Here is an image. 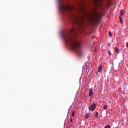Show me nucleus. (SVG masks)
<instances>
[{"label":"nucleus","mask_w":128,"mask_h":128,"mask_svg":"<svg viewBox=\"0 0 128 128\" xmlns=\"http://www.w3.org/2000/svg\"><path fill=\"white\" fill-rule=\"evenodd\" d=\"M78 6H80L79 14H72L70 13V16L74 24H78V26H82L86 20H96L98 22L100 20V14L96 12V10L94 8L92 10H86V2L84 0H80L79 1Z\"/></svg>","instance_id":"obj_1"},{"label":"nucleus","mask_w":128,"mask_h":128,"mask_svg":"<svg viewBox=\"0 0 128 128\" xmlns=\"http://www.w3.org/2000/svg\"><path fill=\"white\" fill-rule=\"evenodd\" d=\"M62 38L74 50L80 48V42L76 40V33H61Z\"/></svg>","instance_id":"obj_2"},{"label":"nucleus","mask_w":128,"mask_h":128,"mask_svg":"<svg viewBox=\"0 0 128 128\" xmlns=\"http://www.w3.org/2000/svg\"><path fill=\"white\" fill-rule=\"evenodd\" d=\"M60 10L62 14H68L69 12H72V10H74V8L70 5L66 6V5L62 4L60 6Z\"/></svg>","instance_id":"obj_3"},{"label":"nucleus","mask_w":128,"mask_h":128,"mask_svg":"<svg viewBox=\"0 0 128 128\" xmlns=\"http://www.w3.org/2000/svg\"><path fill=\"white\" fill-rule=\"evenodd\" d=\"M96 104L94 103H92L90 105V106L88 108V110H92V112H94V110H96Z\"/></svg>","instance_id":"obj_4"},{"label":"nucleus","mask_w":128,"mask_h":128,"mask_svg":"<svg viewBox=\"0 0 128 128\" xmlns=\"http://www.w3.org/2000/svg\"><path fill=\"white\" fill-rule=\"evenodd\" d=\"M94 0V4H95V6H100V0Z\"/></svg>","instance_id":"obj_5"},{"label":"nucleus","mask_w":128,"mask_h":128,"mask_svg":"<svg viewBox=\"0 0 128 128\" xmlns=\"http://www.w3.org/2000/svg\"><path fill=\"white\" fill-rule=\"evenodd\" d=\"M94 94V90H92V88L90 89L88 92V96H92Z\"/></svg>","instance_id":"obj_6"},{"label":"nucleus","mask_w":128,"mask_h":128,"mask_svg":"<svg viewBox=\"0 0 128 128\" xmlns=\"http://www.w3.org/2000/svg\"><path fill=\"white\" fill-rule=\"evenodd\" d=\"M102 64H100L98 66V72H102Z\"/></svg>","instance_id":"obj_7"},{"label":"nucleus","mask_w":128,"mask_h":128,"mask_svg":"<svg viewBox=\"0 0 128 128\" xmlns=\"http://www.w3.org/2000/svg\"><path fill=\"white\" fill-rule=\"evenodd\" d=\"M115 50H116V52L117 54H120V50L118 48V47L115 48Z\"/></svg>","instance_id":"obj_8"},{"label":"nucleus","mask_w":128,"mask_h":128,"mask_svg":"<svg viewBox=\"0 0 128 128\" xmlns=\"http://www.w3.org/2000/svg\"><path fill=\"white\" fill-rule=\"evenodd\" d=\"M120 14L121 16H123L124 14V10L120 11Z\"/></svg>","instance_id":"obj_9"},{"label":"nucleus","mask_w":128,"mask_h":128,"mask_svg":"<svg viewBox=\"0 0 128 128\" xmlns=\"http://www.w3.org/2000/svg\"><path fill=\"white\" fill-rule=\"evenodd\" d=\"M76 32V29L74 28H72L70 31V32Z\"/></svg>","instance_id":"obj_10"},{"label":"nucleus","mask_w":128,"mask_h":128,"mask_svg":"<svg viewBox=\"0 0 128 128\" xmlns=\"http://www.w3.org/2000/svg\"><path fill=\"white\" fill-rule=\"evenodd\" d=\"M108 108V106L107 105H104L103 106V110H106Z\"/></svg>","instance_id":"obj_11"},{"label":"nucleus","mask_w":128,"mask_h":128,"mask_svg":"<svg viewBox=\"0 0 128 128\" xmlns=\"http://www.w3.org/2000/svg\"><path fill=\"white\" fill-rule=\"evenodd\" d=\"M90 116V114H87L86 116H85V118H88V116Z\"/></svg>","instance_id":"obj_12"},{"label":"nucleus","mask_w":128,"mask_h":128,"mask_svg":"<svg viewBox=\"0 0 128 128\" xmlns=\"http://www.w3.org/2000/svg\"><path fill=\"white\" fill-rule=\"evenodd\" d=\"M95 116L96 118H98V112H96Z\"/></svg>","instance_id":"obj_13"},{"label":"nucleus","mask_w":128,"mask_h":128,"mask_svg":"<svg viewBox=\"0 0 128 128\" xmlns=\"http://www.w3.org/2000/svg\"><path fill=\"white\" fill-rule=\"evenodd\" d=\"M120 22L121 23H122V16L120 17Z\"/></svg>","instance_id":"obj_14"},{"label":"nucleus","mask_w":128,"mask_h":128,"mask_svg":"<svg viewBox=\"0 0 128 128\" xmlns=\"http://www.w3.org/2000/svg\"><path fill=\"white\" fill-rule=\"evenodd\" d=\"M74 111H73L72 112V118H74Z\"/></svg>","instance_id":"obj_15"},{"label":"nucleus","mask_w":128,"mask_h":128,"mask_svg":"<svg viewBox=\"0 0 128 128\" xmlns=\"http://www.w3.org/2000/svg\"><path fill=\"white\" fill-rule=\"evenodd\" d=\"M70 122H72V117H70Z\"/></svg>","instance_id":"obj_16"},{"label":"nucleus","mask_w":128,"mask_h":128,"mask_svg":"<svg viewBox=\"0 0 128 128\" xmlns=\"http://www.w3.org/2000/svg\"><path fill=\"white\" fill-rule=\"evenodd\" d=\"M104 128H110V126H105Z\"/></svg>","instance_id":"obj_17"},{"label":"nucleus","mask_w":128,"mask_h":128,"mask_svg":"<svg viewBox=\"0 0 128 128\" xmlns=\"http://www.w3.org/2000/svg\"><path fill=\"white\" fill-rule=\"evenodd\" d=\"M108 35L110 36H112V32H108Z\"/></svg>","instance_id":"obj_18"},{"label":"nucleus","mask_w":128,"mask_h":128,"mask_svg":"<svg viewBox=\"0 0 128 128\" xmlns=\"http://www.w3.org/2000/svg\"><path fill=\"white\" fill-rule=\"evenodd\" d=\"M126 46H127V48H128V42H127V44H126Z\"/></svg>","instance_id":"obj_19"},{"label":"nucleus","mask_w":128,"mask_h":128,"mask_svg":"<svg viewBox=\"0 0 128 128\" xmlns=\"http://www.w3.org/2000/svg\"><path fill=\"white\" fill-rule=\"evenodd\" d=\"M79 55L80 56V52H79Z\"/></svg>","instance_id":"obj_20"}]
</instances>
